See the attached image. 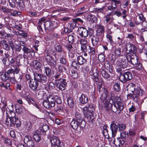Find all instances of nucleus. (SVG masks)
<instances>
[{
  "mask_svg": "<svg viewBox=\"0 0 147 147\" xmlns=\"http://www.w3.org/2000/svg\"><path fill=\"white\" fill-rule=\"evenodd\" d=\"M93 80L96 82H97L98 80V75L97 72L94 73L93 74Z\"/></svg>",
  "mask_w": 147,
  "mask_h": 147,
  "instance_id": "nucleus-61",
  "label": "nucleus"
},
{
  "mask_svg": "<svg viewBox=\"0 0 147 147\" xmlns=\"http://www.w3.org/2000/svg\"><path fill=\"white\" fill-rule=\"evenodd\" d=\"M78 32L79 36L82 38H86L88 35V30L83 27L78 28Z\"/></svg>",
  "mask_w": 147,
  "mask_h": 147,
  "instance_id": "nucleus-13",
  "label": "nucleus"
},
{
  "mask_svg": "<svg viewBox=\"0 0 147 147\" xmlns=\"http://www.w3.org/2000/svg\"><path fill=\"white\" fill-rule=\"evenodd\" d=\"M124 49L127 53H129L128 52H129V53L134 54L137 51L136 48L135 46L129 43H127L125 45Z\"/></svg>",
  "mask_w": 147,
  "mask_h": 147,
  "instance_id": "nucleus-10",
  "label": "nucleus"
},
{
  "mask_svg": "<svg viewBox=\"0 0 147 147\" xmlns=\"http://www.w3.org/2000/svg\"><path fill=\"white\" fill-rule=\"evenodd\" d=\"M113 2H112L111 5L109 6L108 7V9L109 10L111 11H113L114 10L117 8V6H113Z\"/></svg>",
  "mask_w": 147,
  "mask_h": 147,
  "instance_id": "nucleus-60",
  "label": "nucleus"
},
{
  "mask_svg": "<svg viewBox=\"0 0 147 147\" xmlns=\"http://www.w3.org/2000/svg\"><path fill=\"white\" fill-rule=\"evenodd\" d=\"M77 60L78 63L80 65H82L86 62V60L81 56H79L77 57Z\"/></svg>",
  "mask_w": 147,
  "mask_h": 147,
  "instance_id": "nucleus-31",
  "label": "nucleus"
},
{
  "mask_svg": "<svg viewBox=\"0 0 147 147\" xmlns=\"http://www.w3.org/2000/svg\"><path fill=\"white\" fill-rule=\"evenodd\" d=\"M6 73L8 74V75H10V77L11 76H14V69H11L7 71Z\"/></svg>",
  "mask_w": 147,
  "mask_h": 147,
  "instance_id": "nucleus-53",
  "label": "nucleus"
},
{
  "mask_svg": "<svg viewBox=\"0 0 147 147\" xmlns=\"http://www.w3.org/2000/svg\"><path fill=\"white\" fill-rule=\"evenodd\" d=\"M88 18L90 19V21H91L92 22L96 23L97 22V18L95 16L90 14L89 15Z\"/></svg>",
  "mask_w": 147,
  "mask_h": 147,
  "instance_id": "nucleus-40",
  "label": "nucleus"
},
{
  "mask_svg": "<svg viewBox=\"0 0 147 147\" xmlns=\"http://www.w3.org/2000/svg\"><path fill=\"white\" fill-rule=\"evenodd\" d=\"M55 110L58 113L60 111H63V107L62 104H57V106L55 108Z\"/></svg>",
  "mask_w": 147,
  "mask_h": 147,
  "instance_id": "nucleus-35",
  "label": "nucleus"
},
{
  "mask_svg": "<svg viewBox=\"0 0 147 147\" xmlns=\"http://www.w3.org/2000/svg\"><path fill=\"white\" fill-rule=\"evenodd\" d=\"M125 141L122 138H117L114 140V144L117 146H120L124 144Z\"/></svg>",
  "mask_w": 147,
  "mask_h": 147,
  "instance_id": "nucleus-19",
  "label": "nucleus"
},
{
  "mask_svg": "<svg viewBox=\"0 0 147 147\" xmlns=\"http://www.w3.org/2000/svg\"><path fill=\"white\" fill-rule=\"evenodd\" d=\"M115 53L116 55H120L121 53V49L118 48L116 49L115 51Z\"/></svg>",
  "mask_w": 147,
  "mask_h": 147,
  "instance_id": "nucleus-63",
  "label": "nucleus"
},
{
  "mask_svg": "<svg viewBox=\"0 0 147 147\" xmlns=\"http://www.w3.org/2000/svg\"><path fill=\"white\" fill-rule=\"evenodd\" d=\"M128 60L127 58V57H123L117 61V65L119 67L117 68V71L119 72L120 74L121 72V68L125 69L127 68L128 65Z\"/></svg>",
  "mask_w": 147,
  "mask_h": 147,
  "instance_id": "nucleus-5",
  "label": "nucleus"
},
{
  "mask_svg": "<svg viewBox=\"0 0 147 147\" xmlns=\"http://www.w3.org/2000/svg\"><path fill=\"white\" fill-rule=\"evenodd\" d=\"M43 105L46 108H50L51 107V105L47 99L43 100Z\"/></svg>",
  "mask_w": 147,
  "mask_h": 147,
  "instance_id": "nucleus-38",
  "label": "nucleus"
},
{
  "mask_svg": "<svg viewBox=\"0 0 147 147\" xmlns=\"http://www.w3.org/2000/svg\"><path fill=\"white\" fill-rule=\"evenodd\" d=\"M34 67L36 69L40 68L42 66V64L40 62L35 61L33 64Z\"/></svg>",
  "mask_w": 147,
  "mask_h": 147,
  "instance_id": "nucleus-39",
  "label": "nucleus"
},
{
  "mask_svg": "<svg viewBox=\"0 0 147 147\" xmlns=\"http://www.w3.org/2000/svg\"><path fill=\"white\" fill-rule=\"evenodd\" d=\"M54 98L55 100V102L57 104H61L62 101L61 98L57 96H54Z\"/></svg>",
  "mask_w": 147,
  "mask_h": 147,
  "instance_id": "nucleus-49",
  "label": "nucleus"
},
{
  "mask_svg": "<svg viewBox=\"0 0 147 147\" xmlns=\"http://www.w3.org/2000/svg\"><path fill=\"white\" fill-rule=\"evenodd\" d=\"M80 102L82 104H85L88 101V98L87 96L84 94H82L79 98Z\"/></svg>",
  "mask_w": 147,
  "mask_h": 147,
  "instance_id": "nucleus-22",
  "label": "nucleus"
},
{
  "mask_svg": "<svg viewBox=\"0 0 147 147\" xmlns=\"http://www.w3.org/2000/svg\"><path fill=\"white\" fill-rule=\"evenodd\" d=\"M34 79L36 80L38 82H41L43 84L47 82V78L46 76L36 72L34 73Z\"/></svg>",
  "mask_w": 147,
  "mask_h": 147,
  "instance_id": "nucleus-9",
  "label": "nucleus"
},
{
  "mask_svg": "<svg viewBox=\"0 0 147 147\" xmlns=\"http://www.w3.org/2000/svg\"><path fill=\"white\" fill-rule=\"evenodd\" d=\"M49 129V127L46 123L43 124L38 130L42 134H45L46 132Z\"/></svg>",
  "mask_w": 147,
  "mask_h": 147,
  "instance_id": "nucleus-20",
  "label": "nucleus"
},
{
  "mask_svg": "<svg viewBox=\"0 0 147 147\" xmlns=\"http://www.w3.org/2000/svg\"><path fill=\"white\" fill-rule=\"evenodd\" d=\"M89 53L91 55H93L95 54V49L94 47H91L90 46L88 47V50Z\"/></svg>",
  "mask_w": 147,
  "mask_h": 147,
  "instance_id": "nucleus-46",
  "label": "nucleus"
},
{
  "mask_svg": "<svg viewBox=\"0 0 147 147\" xmlns=\"http://www.w3.org/2000/svg\"><path fill=\"white\" fill-rule=\"evenodd\" d=\"M100 72L102 76L106 80H108V79L110 78V75L104 69H101L100 70Z\"/></svg>",
  "mask_w": 147,
  "mask_h": 147,
  "instance_id": "nucleus-29",
  "label": "nucleus"
},
{
  "mask_svg": "<svg viewBox=\"0 0 147 147\" xmlns=\"http://www.w3.org/2000/svg\"><path fill=\"white\" fill-rule=\"evenodd\" d=\"M126 90L128 93L127 98L135 101H137L140 96H142L144 93V92L140 87L133 83L128 84Z\"/></svg>",
  "mask_w": 147,
  "mask_h": 147,
  "instance_id": "nucleus-1",
  "label": "nucleus"
},
{
  "mask_svg": "<svg viewBox=\"0 0 147 147\" xmlns=\"http://www.w3.org/2000/svg\"><path fill=\"white\" fill-rule=\"evenodd\" d=\"M73 119L76 120L78 122L81 123V126L83 128H84L86 125V123L83 119L82 115L80 113L77 112L75 114V118Z\"/></svg>",
  "mask_w": 147,
  "mask_h": 147,
  "instance_id": "nucleus-11",
  "label": "nucleus"
},
{
  "mask_svg": "<svg viewBox=\"0 0 147 147\" xmlns=\"http://www.w3.org/2000/svg\"><path fill=\"white\" fill-rule=\"evenodd\" d=\"M132 73L129 71H127L124 74H121L119 80L122 82L125 83L132 79Z\"/></svg>",
  "mask_w": 147,
  "mask_h": 147,
  "instance_id": "nucleus-8",
  "label": "nucleus"
},
{
  "mask_svg": "<svg viewBox=\"0 0 147 147\" xmlns=\"http://www.w3.org/2000/svg\"><path fill=\"white\" fill-rule=\"evenodd\" d=\"M81 123L79 122H77L76 120L73 119L70 123V125L72 128L75 130H77L79 126L80 127L81 129H83L84 128H83L81 125Z\"/></svg>",
  "mask_w": 147,
  "mask_h": 147,
  "instance_id": "nucleus-17",
  "label": "nucleus"
},
{
  "mask_svg": "<svg viewBox=\"0 0 147 147\" xmlns=\"http://www.w3.org/2000/svg\"><path fill=\"white\" fill-rule=\"evenodd\" d=\"M47 99L51 105V107H54L55 104L54 96L51 94L49 95L47 97Z\"/></svg>",
  "mask_w": 147,
  "mask_h": 147,
  "instance_id": "nucleus-23",
  "label": "nucleus"
},
{
  "mask_svg": "<svg viewBox=\"0 0 147 147\" xmlns=\"http://www.w3.org/2000/svg\"><path fill=\"white\" fill-rule=\"evenodd\" d=\"M53 77L55 78V82L58 80H62L63 79L62 78L63 77V74L62 71L59 70L53 73Z\"/></svg>",
  "mask_w": 147,
  "mask_h": 147,
  "instance_id": "nucleus-18",
  "label": "nucleus"
},
{
  "mask_svg": "<svg viewBox=\"0 0 147 147\" xmlns=\"http://www.w3.org/2000/svg\"><path fill=\"white\" fill-rule=\"evenodd\" d=\"M120 83L119 82L117 81L115 82L113 85V88L116 92H119L121 90L120 86Z\"/></svg>",
  "mask_w": 147,
  "mask_h": 147,
  "instance_id": "nucleus-32",
  "label": "nucleus"
},
{
  "mask_svg": "<svg viewBox=\"0 0 147 147\" xmlns=\"http://www.w3.org/2000/svg\"><path fill=\"white\" fill-rule=\"evenodd\" d=\"M9 5L11 7L13 8L15 7L16 5L14 0H9Z\"/></svg>",
  "mask_w": 147,
  "mask_h": 147,
  "instance_id": "nucleus-62",
  "label": "nucleus"
},
{
  "mask_svg": "<svg viewBox=\"0 0 147 147\" xmlns=\"http://www.w3.org/2000/svg\"><path fill=\"white\" fill-rule=\"evenodd\" d=\"M1 43L4 49L7 51H9L10 50V46L6 40H2L1 42Z\"/></svg>",
  "mask_w": 147,
  "mask_h": 147,
  "instance_id": "nucleus-28",
  "label": "nucleus"
},
{
  "mask_svg": "<svg viewBox=\"0 0 147 147\" xmlns=\"http://www.w3.org/2000/svg\"><path fill=\"white\" fill-rule=\"evenodd\" d=\"M110 105L111 110L117 114H119L124 108L123 103L119 97L114 96L112 94L110 98L109 105Z\"/></svg>",
  "mask_w": 147,
  "mask_h": 147,
  "instance_id": "nucleus-2",
  "label": "nucleus"
},
{
  "mask_svg": "<svg viewBox=\"0 0 147 147\" xmlns=\"http://www.w3.org/2000/svg\"><path fill=\"white\" fill-rule=\"evenodd\" d=\"M49 66H45L44 67V70L46 75L48 77H50L51 75V69Z\"/></svg>",
  "mask_w": 147,
  "mask_h": 147,
  "instance_id": "nucleus-26",
  "label": "nucleus"
},
{
  "mask_svg": "<svg viewBox=\"0 0 147 147\" xmlns=\"http://www.w3.org/2000/svg\"><path fill=\"white\" fill-rule=\"evenodd\" d=\"M96 33H104L105 28L104 26L101 25H97L96 27Z\"/></svg>",
  "mask_w": 147,
  "mask_h": 147,
  "instance_id": "nucleus-25",
  "label": "nucleus"
},
{
  "mask_svg": "<svg viewBox=\"0 0 147 147\" xmlns=\"http://www.w3.org/2000/svg\"><path fill=\"white\" fill-rule=\"evenodd\" d=\"M65 47L70 52H71L73 49V48L72 47V45L70 44L66 45Z\"/></svg>",
  "mask_w": 147,
  "mask_h": 147,
  "instance_id": "nucleus-64",
  "label": "nucleus"
},
{
  "mask_svg": "<svg viewBox=\"0 0 147 147\" xmlns=\"http://www.w3.org/2000/svg\"><path fill=\"white\" fill-rule=\"evenodd\" d=\"M45 59L46 61L49 63L50 65L52 67H55L57 65L56 61L52 56L49 51H47L46 53Z\"/></svg>",
  "mask_w": 147,
  "mask_h": 147,
  "instance_id": "nucleus-7",
  "label": "nucleus"
},
{
  "mask_svg": "<svg viewBox=\"0 0 147 147\" xmlns=\"http://www.w3.org/2000/svg\"><path fill=\"white\" fill-rule=\"evenodd\" d=\"M46 21L45 19L44 18L39 19L38 28L39 31H42V27L43 26L46 30H50L53 28L54 25L55 23V22H52L50 20Z\"/></svg>",
  "mask_w": 147,
  "mask_h": 147,
  "instance_id": "nucleus-3",
  "label": "nucleus"
},
{
  "mask_svg": "<svg viewBox=\"0 0 147 147\" xmlns=\"http://www.w3.org/2000/svg\"><path fill=\"white\" fill-rule=\"evenodd\" d=\"M51 147H65L64 143L60 141L55 136L50 138Z\"/></svg>",
  "mask_w": 147,
  "mask_h": 147,
  "instance_id": "nucleus-6",
  "label": "nucleus"
},
{
  "mask_svg": "<svg viewBox=\"0 0 147 147\" xmlns=\"http://www.w3.org/2000/svg\"><path fill=\"white\" fill-rule=\"evenodd\" d=\"M93 111H92L90 110H89L86 114L84 116L88 119H90L92 117L94 116L93 115Z\"/></svg>",
  "mask_w": 147,
  "mask_h": 147,
  "instance_id": "nucleus-42",
  "label": "nucleus"
},
{
  "mask_svg": "<svg viewBox=\"0 0 147 147\" xmlns=\"http://www.w3.org/2000/svg\"><path fill=\"white\" fill-rule=\"evenodd\" d=\"M98 58V60L101 62H104L105 59V56L103 54H100Z\"/></svg>",
  "mask_w": 147,
  "mask_h": 147,
  "instance_id": "nucleus-56",
  "label": "nucleus"
},
{
  "mask_svg": "<svg viewBox=\"0 0 147 147\" xmlns=\"http://www.w3.org/2000/svg\"><path fill=\"white\" fill-rule=\"evenodd\" d=\"M32 126L30 121H26L24 125V128L27 130L29 131L32 128Z\"/></svg>",
  "mask_w": 147,
  "mask_h": 147,
  "instance_id": "nucleus-34",
  "label": "nucleus"
},
{
  "mask_svg": "<svg viewBox=\"0 0 147 147\" xmlns=\"http://www.w3.org/2000/svg\"><path fill=\"white\" fill-rule=\"evenodd\" d=\"M127 58L128 62L133 65H135L138 63V59L135 55H131L129 54L127 56Z\"/></svg>",
  "mask_w": 147,
  "mask_h": 147,
  "instance_id": "nucleus-15",
  "label": "nucleus"
},
{
  "mask_svg": "<svg viewBox=\"0 0 147 147\" xmlns=\"http://www.w3.org/2000/svg\"><path fill=\"white\" fill-rule=\"evenodd\" d=\"M104 34V33H96L95 35L100 39V41H102L103 38Z\"/></svg>",
  "mask_w": 147,
  "mask_h": 147,
  "instance_id": "nucleus-50",
  "label": "nucleus"
},
{
  "mask_svg": "<svg viewBox=\"0 0 147 147\" xmlns=\"http://www.w3.org/2000/svg\"><path fill=\"white\" fill-rule=\"evenodd\" d=\"M28 84L30 88L34 91H35L37 90L38 85V81L34 79L30 80L28 81Z\"/></svg>",
  "mask_w": 147,
  "mask_h": 147,
  "instance_id": "nucleus-14",
  "label": "nucleus"
},
{
  "mask_svg": "<svg viewBox=\"0 0 147 147\" xmlns=\"http://www.w3.org/2000/svg\"><path fill=\"white\" fill-rule=\"evenodd\" d=\"M22 50L24 53L27 54H30L31 53L33 52L32 50L31 49H29L26 46L22 48Z\"/></svg>",
  "mask_w": 147,
  "mask_h": 147,
  "instance_id": "nucleus-37",
  "label": "nucleus"
},
{
  "mask_svg": "<svg viewBox=\"0 0 147 147\" xmlns=\"http://www.w3.org/2000/svg\"><path fill=\"white\" fill-rule=\"evenodd\" d=\"M33 137L36 141L39 142L41 140V132L37 130L34 133Z\"/></svg>",
  "mask_w": 147,
  "mask_h": 147,
  "instance_id": "nucleus-21",
  "label": "nucleus"
},
{
  "mask_svg": "<svg viewBox=\"0 0 147 147\" xmlns=\"http://www.w3.org/2000/svg\"><path fill=\"white\" fill-rule=\"evenodd\" d=\"M4 122L5 124L9 127L13 126L15 124L17 127H20L22 124L21 122L19 120L18 117L16 116L11 117L7 116Z\"/></svg>",
  "mask_w": 147,
  "mask_h": 147,
  "instance_id": "nucleus-4",
  "label": "nucleus"
},
{
  "mask_svg": "<svg viewBox=\"0 0 147 147\" xmlns=\"http://www.w3.org/2000/svg\"><path fill=\"white\" fill-rule=\"evenodd\" d=\"M28 147H35V142L33 140H31L26 144Z\"/></svg>",
  "mask_w": 147,
  "mask_h": 147,
  "instance_id": "nucleus-51",
  "label": "nucleus"
},
{
  "mask_svg": "<svg viewBox=\"0 0 147 147\" xmlns=\"http://www.w3.org/2000/svg\"><path fill=\"white\" fill-rule=\"evenodd\" d=\"M118 126L114 121H112L110 125V129L111 131L112 137L114 138L118 130Z\"/></svg>",
  "mask_w": 147,
  "mask_h": 147,
  "instance_id": "nucleus-16",
  "label": "nucleus"
},
{
  "mask_svg": "<svg viewBox=\"0 0 147 147\" xmlns=\"http://www.w3.org/2000/svg\"><path fill=\"white\" fill-rule=\"evenodd\" d=\"M55 84L57 87L61 90H63L65 89L67 83L65 79H63L62 80H58L55 82Z\"/></svg>",
  "mask_w": 147,
  "mask_h": 147,
  "instance_id": "nucleus-12",
  "label": "nucleus"
},
{
  "mask_svg": "<svg viewBox=\"0 0 147 147\" xmlns=\"http://www.w3.org/2000/svg\"><path fill=\"white\" fill-rule=\"evenodd\" d=\"M76 23L75 22L73 21L72 22H70L68 23V26H69V28L73 30L76 27Z\"/></svg>",
  "mask_w": 147,
  "mask_h": 147,
  "instance_id": "nucleus-45",
  "label": "nucleus"
},
{
  "mask_svg": "<svg viewBox=\"0 0 147 147\" xmlns=\"http://www.w3.org/2000/svg\"><path fill=\"white\" fill-rule=\"evenodd\" d=\"M67 102L68 105L70 108H73L75 105V101L71 97H69L67 98Z\"/></svg>",
  "mask_w": 147,
  "mask_h": 147,
  "instance_id": "nucleus-24",
  "label": "nucleus"
},
{
  "mask_svg": "<svg viewBox=\"0 0 147 147\" xmlns=\"http://www.w3.org/2000/svg\"><path fill=\"white\" fill-rule=\"evenodd\" d=\"M104 18L105 19V21H106V23L107 24L108 22H109V24H110L111 22L113 21V17L110 16L109 15H107V16H105Z\"/></svg>",
  "mask_w": 147,
  "mask_h": 147,
  "instance_id": "nucleus-44",
  "label": "nucleus"
},
{
  "mask_svg": "<svg viewBox=\"0 0 147 147\" xmlns=\"http://www.w3.org/2000/svg\"><path fill=\"white\" fill-rule=\"evenodd\" d=\"M88 45H81V50L82 52H87L88 51Z\"/></svg>",
  "mask_w": 147,
  "mask_h": 147,
  "instance_id": "nucleus-47",
  "label": "nucleus"
},
{
  "mask_svg": "<svg viewBox=\"0 0 147 147\" xmlns=\"http://www.w3.org/2000/svg\"><path fill=\"white\" fill-rule=\"evenodd\" d=\"M90 39L93 46L97 45L99 41H100V39L96 35L91 37Z\"/></svg>",
  "mask_w": 147,
  "mask_h": 147,
  "instance_id": "nucleus-27",
  "label": "nucleus"
},
{
  "mask_svg": "<svg viewBox=\"0 0 147 147\" xmlns=\"http://www.w3.org/2000/svg\"><path fill=\"white\" fill-rule=\"evenodd\" d=\"M22 59V55L19 54L17 56L16 59V64L18 66H19L21 65L20 62V59Z\"/></svg>",
  "mask_w": 147,
  "mask_h": 147,
  "instance_id": "nucleus-43",
  "label": "nucleus"
},
{
  "mask_svg": "<svg viewBox=\"0 0 147 147\" xmlns=\"http://www.w3.org/2000/svg\"><path fill=\"white\" fill-rule=\"evenodd\" d=\"M71 75L72 78L74 79H76L78 77V74L76 71L74 70H73L72 71Z\"/></svg>",
  "mask_w": 147,
  "mask_h": 147,
  "instance_id": "nucleus-54",
  "label": "nucleus"
},
{
  "mask_svg": "<svg viewBox=\"0 0 147 147\" xmlns=\"http://www.w3.org/2000/svg\"><path fill=\"white\" fill-rule=\"evenodd\" d=\"M4 142L5 144H7L9 145H11V141L7 138H4L3 139Z\"/></svg>",
  "mask_w": 147,
  "mask_h": 147,
  "instance_id": "nucleus-55",
  "label": "nucleus"
},
{
  "mask_svg": "<svg viewBox=\"0 0 147 147\" xmlns=\"http://www.w3.org/2000/svg\"><path fill=\"white\" fill-rule=\"evenodd\" d=\"M38 95L40 98L42 99H45L47 98V94L43 90H40L38 92Z\"/></svg>",
  "mask_w": 147,
  "mask_h": 147,
  "instance_id": "nucleus-33",
  "label": "nucleus"
},
{
  "mask_svg": "<svg viewBox=\"0 0 147 147\" xmlns=\"http://www.w3.org/2000/svg\"><path fill=\"white\" fill-rule=\"evenodd\" d=\"M1 77L2 80L4 81H5L8 80L11 78L10 75H8V74L6 72H5L2 75Z\"/></svg>",
  "mask_w": 147,
  "mask_h": 147,
  "instance_id": "nucleus-36",
  "label": "nucleus"
},
{
  "mask_svg": "<svg viewBox=\"0 0 147 147\" xmlns=\"http://www.w3.org/2000/svg\"><path fill=\"white\" fill-rule=\"evenodd\" d=\"M119 128V131H123L126 128V126L125 125L123 124H120L118 126Z\"/></svg>",
  "mask_w": 147,
  "mask_h": 147,
  "instance_id": "nucleus-52",
  "label": "nucleus"
},
{
  "mask_svg": "<svg viewBox=\"0 0 147 147\" xmlns=\"http://www.w3.org/2000/svg\"><path fill=\"white\" fill-rule=\"evenodd\" d=\"M126 38H128L129 40L132 41L134 38L135 37L132 34L128 33L127 34Z\"/></svg>",
  "mask_w": 147,
  "mask_h": 147,
  "instance_id": "nucleus-57",
  "label": "nucleus"
},
{
  "mask_svg": "<svg viewBox=\"0 0 147 147\" xmlns=\"http://www.w3.org/2000/svg\"><path fill=\"white\" fill-rule=\"evenodd\" d=\"M68 40L70 43H73L76 39V35L74 34H70L68 35Z\"/></svg>",
  "mask_w": 147,
  "mask_h": 147,
  "instance_id": "nucleus-30",
  "label": "nucleus"
},
{
  "mask_svg": "<svg viewBox=\"0 0 147 147\" xmlns=\"http://www.w3.org/2000/svg\"><path fill=\"white\" fill-rule=\"evenodd\" d=\"M32 140V139L31 137L28 135L25 136L24 140V142L26 144Z\"/></svg>",
  "mask_w": 147,
  "mask_h": 147,
  "instance_id": "nucleus-41",
  "label": "nucleus"
},
{
  "mask_svg": "<svg viewBox=\"0 0 147 147\" xmlns=\"http://www.w3.org/2000/svg\"><path fill=\"white\" fill-rule=\"evenodd\" d=\"M55 49L57 52L61 53L62 52V48L60 45H57L55 47Z\"/></svg>",
  "mask_w": 147,
  "mask_h": 147,
  "instance_id": "nucleus-59",
  "label": "nucleus"
},
{
  "mask_svg": "<svg viewBox=\"0 0 147 147\" xmlns=\"http://www.w3.org/2000/svg\"><path fill=\"white\" fill-rule=\"evenodd\" d=\"M22 49V47L20 45H16L15 46V52H20Z\"/></svg>",
  "mask_w": 147,
  "mask_h": 147,
  "instance_id": "nucleus-58",
  "label": "nucleus"
},
{
  "mask_svg": "<svg viewBox=\"0 0 147 147\" xmlns=\"http://www.w3.org/2000/svg\"><path fill=\"white\" fill-rule=\"evenodd\" d=\"M79 65L78 62H76V61H74L72 62L71 66L74 67L75 69H78L80 67Z\"/></svg>",
  "mask_w": 147,
  "mask_h": 147,
  "instance_id": "nucleus-48",
  "label": "nucleus"
}]
</instances>
